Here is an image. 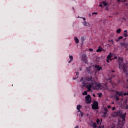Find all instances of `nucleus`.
I'll return each mask as SVG.
<instances>
[{"label":"nucleus","instance_id":"obj_38","mask_svg":"<svg viewBox=\"0 0 128 128\" xmlns=\"http://www.w3.org/2000/svg\"><path fill=\"white\" fill-rule=\"evenodd\" d=\"M116 110V107L112 108V110Z\"/></svg>","mask_w":128,"mask_h":128},{"label":"nucleus","instance_id":"obj_18","mask_svg":"<svg viewBox=\"0 0 128 128\" xmlns=\"http://www.w3.org/2000/svg\"><path fill=\"white\" fill-rule=\"evenodd\" d=\"M114 98L115 100H116L117 102H118V100H120V98H118V95H116V94H115Z\"/></svg>","mask_w":128,"mask_h":128},{"label":"nucleus","instance_id":"obj_53","mask_svg":"<svg viewBox=\"0 0 128 128\" xmlns=\"http://www.w3.org/2000/svg\"><path fill=\"white\" fill-rule=\"evenodd\" d=\"M110 82H112V80H110Z\"/></svg>","mask_w":128,"mask_h":128},{"label":"nucleus","instance_id":"obj_25","mask_svg":"<svg viewBox=\"0 0 128 128\" xmlns=\"http://www.w3.org/2000/svg\"><path fill=\"white\" fill-rule=\"evenodd\" d=\"M92 128H96V123H94L92 124Z\"/></svg>","mask_w":128,"mask_h":128},{"label":"nucleus","instance_id":"obj_28","mask_svg":"<svg viewBox=\"0 0 128 128\" xmlns=\"http://www.w3.org/2000/svg\"><path fill=\"white\" fill-rule=\"evenodd\" d=\"M81 41L82 42V44H84V37L81 38Z\"/></svg>","mask_w":128,"mask_h":128},{"label":"nucleus","instance_id":"obj_13","mask_svg":"<svg viewBox=\"0 0 128 128\" xmlns=\"http://www.w3.org/2000/svg\"><path fill=\"white\" fill-rule=\"evenodd\" d=\"M123 108L124 110H128V104H125L123 105Z\"/></svg>","mask_w":128,"mask_h":128},{"label":"nucleus","instance_id":"obj_42","mask_svg":"<svg viewBox=\"0 0 128 128\" xmlns=\"http://www.w3.org/2000/svg\"><path fill=\"white\" fill-rule=\"evenodd\" d=\"M124 96H128L127 93H126V92H124Z\"/></svg>","mask_w":128,"mask_h":128},{"label":"nucleus","instance_id":"obj_19","mask_svg":"<svg viewBox=\"0 0 128 128\" xmlns=\"http://www.w3.org/2000/svg\"><path fill=\"white\" fill-rule=\"evenodd\" d=\"M104 114H108V108H104Z\"/></svg>","mask_w":128,"mask_h":128},{"label":"nucleus","instance_id":"obj_45","mask_svg":"<svg viewBox=\"0 0 128 128\" xmlns=\"http://www.w3.org/2000/svg\"><path fill=\"white\" fill-rule=\"evenodd\" d=\"M117 2H121L120 0H117Z\"/></svg>","mask_w":128,"mask_h":128},{"label":"nucleus","instance_id":"obj_33","mask_svg":"<svg viewBox=\"0 0 128 128\" xmlns=\"http://www.w3.org/2000/svg\"><path fill=\"white\" fill-rule=\"evenodd\" d=\"M124 34L125 38H126V36H128V34L126 33H124Z\"/></svg>","mask_w":128,"mask_h":128},{"label":"nucleus","instance_id":"obj_30","mask_svg":"<svg viewBox=\"0 0 128 128\" xmlns=\"http://www.w3.org/2000/svg\"><path fill=\"white\" fill-rule=\"evenodd\" d=\"M98 96L99 98H102V93H98Z\"/></svg>","mask_w":128,"mask_h":128},{"label":"nucleus","instance_id":"obj_27","mask_svg":"<svg viewBox=\"0 0 128 128\" xmlns=\"http://www.w3.org/2000/svg\"><path fill=\"white\" fill-rule=\"evenodd\" d=\"M120 32H122V30H120V28L118 29V30H116L117 34H120Z\"/></svg>","mask_w":128,"mask_h":128},{"label":"nucleus","instance_id":"obj_1","mask_svg":"<svg viewBox=\"0 0 128 128\" xmlns=\"http://www.w3.org/2000/svg\"><path fill=\"white\" fill-rule=\"evenodd\" d=\"M94 79H92V76L86 77L84 80L83 77H82V79L80 80V82H82V86H86V88H88L87 92L90 91V88H92V83Z\"/></svg>","mask_w":128,"mask_h":128},{"label":"nucleus","instance_id":"obj_46","mask_svg":"<svg viewBox=\"0 0 128 128\" xmlns=\"http://www.w3.org/2000/svg\"><path fill=\"white\" fill-rule=\"evenodd\" d=\"M83 20H86V18H83Z\"/></svg>","mask_w":128,"mask_h":128},{"label":"nucleus","instance_id":"obj_35","mask_svg":"<svg viewBox=\"0 0 128 128\" xmlns=\"http://www.w3.org/2000/svg\"><path fill=\"white\" fill-rule=\"evenodd\" d=\"M108 108H112V106L110 105H109L108 106Z\"/></svg>","mask_w":128,"mask_h":128},{"label":"nucleus","instance_id":"obj_26","mask_svg":"<svg viewBox=\"0 0 128 128\" xmlns=\"http://www.w3.org/2000/svg\"><path fill=\"white\" fill-rule=\"evenodd\" d=\"M82 96H86V94H88V92L86 91H84L82 94Z\"/></svg>","mask_w":128,"mask_h":128},{"label":"nucleus","instance_id":"obj_7","mask_svg":"<svg viewBox=\"0 0 128 128\" xmlns=\"http://www.w3.org/2000/svg\"><path fill=\"white\" fill-rule=\"evenodd\" d=\"M121 114H122V112L118 110V111H116V112H113L112 115L114 116L116 118V116H120Z\"/></svg>","mask_w":128,"mask_h":128},{"label":"nucleus","instance_id":"obj_22","mask_svg":"<svg viewBox=\"0 0 128 128\" xmlns=\"http://www.w3.org/2000/svg\"><path fill=\"white\" fill-rule=\"evenodd\" d=\"M96 88H102V84H97Z\"/></svg>","mask_w":128,"mask_h":128},{"label":"nucleus","instance_id":"obj_56","mask_svg":"<svg viewBox=\"0 0 128 128\" xmlns=\"http://www.w3.org/2000/svg\"><path fill=\"white\" fill-rule=\"evenodd\" d=\"M126 6H128V4H126Z\"/></svg>","mask_w":128,"mask_h":128},{"label":"nucleus","instance_id":"obj_4","mask_svg":"<svg viewBox=\"0 0 128 128\" xmlns=\"http://www.w3.org/2000/svg\"><path fill=\"white\" fill-rule=\"evenodd\" d=\"M86 104H90L92 102V97H90V95H87L86 98Z\"/></svg>","mask_w":128,"mask_h":128},{"label":"nucleus","instance_id":"obj_32","mask_svg":"<svg viewBox=\"0 0 128 128\" xmlns=\"http://www.w3.org/2000/svg\"><path fill=\"white\" fill-rule=\"evenodd\" d=\"M118 40H122V38H124V37L122 36H119L118 38Z\"/></svg>","mask_w":128,"mask_h":128},{"label":"nucleus","instance_id":"obj_36","mask_svg":"<svg viewBox=\"0 0 128 128\" xmlns=\"http://www.w3.org/2000/svg\"><path fill=\"white\" fill-rule=\"evenodd\" d=\"M92 15H94V14H98V12H92Z\"/></svg>","mask_w":128,"mask_h":128},{"label":"nucleus","instance_id":"obj_8","mask_svg":"<svg viewBox=\"0 0 128 128\" xmlns=\"http://www.w3.org/2000/svg\"><path fill=\"white\" fill-rule=\"evenodd\" d=\"M120 44L121 46H124V48H126V50H128V44L125 43V42H120Z\"/></svg>","mask_w":128,"mask_h":128},{"label":"nucleus","instance_id":"obj_6","mask_svg":"<svg viewBox=\"0 0 128 128\" xmlns=\"http://www.w3.org/2000/svg\"><path fill=\"white\" fill-rule=\"evenodd\" d=\"M82 60L83 62H84L85 64H88V56H86V54H83L82 55Z\"/></svg>","mask_w":128,"mask_h":128},{"label":"nucleus","instance_id":"obj_37","mask_svg":"<svg viewBox=\"0 0 128 128\" xmlns=\"http://www.w3.org/2000/svg\"><path fill=\"white\" fill-rule=\"evenodd\" d=\"M116 58H118V57H117L116 56H115L113 60H116Z\"/></svg>","mask_w":128,"mask_h":128},{"label":"nucleus","instance_id":"obj_17","mask_svg":"<svg viewBox=\"0 0 128 128\" xmlns=\"http://www.w3.org/2000/svg\"><path fill=\"white\" fill-rule=\"evenodd\" d=\"M82 106H80V104H78L77 106V108L76 109L78 110V112H80V108H82Z\"/></svg>","mask_w":128,"mask_h":128},{"label":"nucleus","instance_id":"obj_48","mask_svg":"<svg viewBox=\"0 0 128 128\" xmlns=\"http://www.w3.org/2000/svg\"><path fill=\"white\" fill-rule=\"evenodd\" d=\"M93 96H94V98H96V94H93Z\"/></svg>","mask_w":128,"mask_h":128},{"label":"nucleus","instance_id":"obj_57","mask_svg":"<svg viewBox=\"0 0 128 128\" xmlns=\"http://www.w3.org/2000/svg\"><path fill=\"white\" fill-rule=\"evenodd\" d=\"M120 81L119 80V81H118V84H120Z\"/></svg>","mask_w":128,"mask_h":128},{"label":"nucleus","instance_id":"obj_16","mask_svg":"<svg viewBox=\"0 0 128 128\" xmlns=\"http://www.w3.org/2000/svg\"><path fill=\"white\" fill-rule=\"evenodd\" d=\"M82 24L84 26H88L90 24L86 22H82Z\"/></svg>","mask_w":128,"mask_h":128},{"label":"nucleus","instance_id":"obj_3","mask_svg":"<svg viewBox=\"0 0 128 128\" xmlns=\"http://www.w3.org/2000/svg\"><path fill=\"white\" fill-rule=\"evenodd\" d=\"M119 68H120V70H123V72H124L125 74H126V76H128V64L120 63L119 64Z\"/></svg>","mask_w":128,"mask_h":128},{"label":"nucleus","instance_id":"obj_9","mask_svg":"<svg viewBox=\"0 0 128 128\" xmlns=\"http://www.w3.org/2000/svg\"><path fill=\"white\" fill-rule=\"evenodd\" d=\"M123 94H124V92L122 91H120V92L116 91V96H124Z\"/></svg>","mask_w":128,"mask_h":128},{"label":"nucleus","instance_id":"obj_15","mask_svg":"<svg viewBox=\"0 0 128 128\" xmlns=\"http://www.w3.org/2000/svg\"><path fill=\"white\" fill-rule=\"evenodd\" d=\"M74 40L76 42V44H78V42H80V41L78 40V37H74Z\"/></svg>","mask_w":128,"mask_h":128},{"label":"nucleus","instance_id":"obj_47","mask_svg":"<svg viewBox=\"0 0 128 128\" xmlns=\"http://www.w3.org/2000/svg\"><path fill=\"white\" fill-rule=\"evenodd\" d=\"M128 0H124V2H127Z\"/></svg>","mask_w":128,"mask_h":128},{"label":"nucleus","instance_id":"obj_41","mask_svg":"<svg viewBox=\"0 0 128 128\" xmlns=\"http://www.w3.org/2000/svg\"><path fill=\"white\" fill-rule=\"evenodd\" d=\"M116 42H120V40H118V39H116Z\"/></svg>","mask_w":128,"mask_h":128},{"label":"nucleus","instance_id":"obj_50","mask_svg":"<svg viewBox=\"0 0 128 128\" xmlns=\"http://www.w3.org/2000/svg\"><path fill=\"white\" fill-rule=\"evenodd\" d=\"M121 2H124V0H122Z\"/></svg>","mask_w":128,"mask_h":128},{"label":"nucleus","instance_id":"obj_31","mask_svg":"<svg viewBox=\"0 0 128 128\" xmlns=\"http://www.w3.org/2000/svg\"><path fill=\"white\" fill-rule=\"evenodd\" d=\"M86 70H87V72H90V68H86Z\"/></svg>","mask_w":128,"mask_h":128},{"label":"nucleus","instance_id":"obj_34","mask_svg":"<svg viewBox=\"0 0 128 128\" xmlns=\"http://www.w3.org/2000/svg\"><path fill=\"white\" fill-rule=\"evenodd\" d=\"M89 50H90V52H93L94 51V49H92V48H89Z\"/></svg>","mask_w":128,"mask_h":128},{"label":"nucleus","instance_id":"obj_40","mask_svg":"<svg viewBox=\"0 0 128 128\" xmlns=\"http://www.w3.org/2000/svg\"><path fill=\"white\" fill-rule=\"evenodd\" d=\"M106 62H110V59H108L106 60Z\"/></svg>","mask_w":128,"mask_h":128},{"label":"nucleus","instance_id":"obj_2","mask_svg":"<svg viewBox=\"0 0 128 128\" xmlns=\"http://www.w3.org/2000/svg\"><path fill=\"white\" fill-rule=\"evenodd\" d=\"M126 112L124 114H121L120 116V118H121L122 120H120L118 122V124L116 126H114L111 128H124V124L126 122Z\"/></svg>","mask_w":128,"mask_h":128},{"label":"nucleus","instance_id":"obj_20","mask_svg":"<svg viewBox=\"0 0 128 128\" xmlns=\"http://www.w3.org/2000/svg\"><path fill=\"white\" fill-rule=\"evenodd\" d=\"M100 123L102 124V121L100 122V120L98 118L96 120V124H100Z\"/></svg>","mask_w":128,"mask_h":128},{"label":"nucleus","instance_id":"obj_12","mask_svg":"<svg viewBox=\"0 0 128 128\" xmlns=\"http://www.w3.org/2000/svg\"><path fill=\"white\" fill-rule=\"evenodd\" d=\"M70 61L68 62V64H70L72 60H74V56H70Z\"/></svg>","mask_w":128,"mask_h":128},{"label":"nucleus","instance_id":"obj_10","mask_svg":"<svg viewBox=\"0 0 128 128\" xmlns=\"http://www.w3.org/2000/svg\"><path fill=\"white\" fill-rule=\"evenodd\" d=\"M102 50H104V49L102 48V46H99L96 52H102Z\"/></svg>","mask_w":128,"mask_h":128},{"label":"nucleus","instance_id":"obj_23","mask_svg":"<svg viewBox=\"0 0 128 128\" xmlns=\"http://www.w3.org/2000/svg\"><path fill=\"white\" fill-rule=\"evenodd\" d=\"M109 42H112V44H114V40H108Z\"/></svg>","mask_w":128,"mask_h":128},{"label":"nucleus","instance_id":"obj_11","mask_svg":"<svg viewBox=\"0 0 128 128\" xmlns=\"http://www.w3.org/2000/svg\"><path fill=\"white\" fill-rule=\"evenodd\" d=\"M112 56H114V54L110 52V54L107 56V58L110 60H112Z\"/></svg>","mask_w":128,"mask_h":128},{"label":"nucleus","instance_id":"obj_49","mask_svg":"<svg viewBox=\"0 0 128 128\" xmlns=\"http://www.w3.org/2000/svg\"><path fill=\"white\" fill-rule=\"evenodd\" d=\"M74 128H78V126H76Z\"/></svg>","mask_w":128,"mask_h":128},{"label":"nucleus","instance_id":"obj_52","mask_svg":"<svg viewBox=\"0 0 128 128\" xmlns=\"http://www.w3.org/2000/svg\"><path fill=\"white\" fill-rule=\"evenodd\" d=\"M89 16H92L90 15V14H89Z\"/></svg>","mask_w":128,"mask_h":128},{"label":"nucleus","instance_id":"obj_21","mask_svg":"<svg viewBox=\"0 0 128 128\" xmlns=\"http://www.w3.org/2000/svg\"><path fill=\"white\" fill-rule=\"evenodd\" d=\"M103 5L104 6H108V4L106 3V2H103Z\"/></svg>","mask_w":128,"mask_h":128},{"label":"nucleus","instance_id":"obj_5","mask_svg":"<svg viewBox=\"0 0 128 128\" xmlns=\"http://www.w3.org/2000/svg\"><path fill=\"white\" fill-rule=\"evenodd\" d=\"M92 109L98 110V102L95 101L93 102V104L92 106Z\"/></svg>","mask_w":128,"mask_h":128},{"label":"nucleus","instance_id":"obj_39","mask_svg":"<svg viewBox=\"0 0 128 128\" xmlns=\"http://www.w3.org/2000/svg\"><path fill=\"white\" fill-rule=\"evenodd\" d=\"M104 118H106V114H104Z\"/></svg>","mask_w":128,"mask_h":128},{"label":"nucleus","instance_id":"obj_14","mask_svg":"<svg viewBox=\"0 0 128 128\" xmlns=\"http://www.w3.org/2000/svg\"><path fill=\"white\" fill-rule=\"evenodd\" d=\"M96 68L97 70H102V66H96Z\"/></svg>","mask_w":128,"mask_h":128},{"label":"nucleus","instance_id":"obj_55","mask_svg":"<svg viewBox=\"0 0 128 128\" xmlns=\"http://www.w3.org/2000/svg\"><path fill=\"white\" fill-rule=\"evenodd\" d=\"M72 9H73V10H74V8L73 7V8H72Z\"/></svg>","mask_w":128,"mask_h":128},{"label":"nucleus","instance_id":"obj_58","mask_svg":"<svg viewBox=\"0 0 128 128\" xmlns=\"http://www.w3.org/2000/svg\"><path fill=\"white\" fill-rule=\"evenodd\" d=\"M127 82H128V80H127Z\"/></svg>","mask_w":128,"mask_h":128},{"label":"nucleus","instance_id":"obj_29","mask_svg":"<svg viewBox=\"0 0 128 128\" xmlns=\"http://www.w3.org/2000/svg\"><path fill=\"white\" fill-rule=\"evenodd\" d=\"M78 72H77L76 74V78H73V80H76V78H78Z\"/></svg>","mask_w":128,"mask_h":128},{"label":"nucleus","instance_id":"obj_24","mask_svg":"<svg viewBox=\"0 0 128 128\" xmlns=\"http://www.w3.org/2000/svg\"><path fill=\"white\" fill-rule=\"evenodd\" d=\"M118 60H120V62H122L124 60V58L122 57H119L118 58Z\"/></svg>","mask_w":128,"mask_h":128},{"label":"nucleus","instance_id":"obj_51","mask_svg":"<svg viewBox=\"0 0 128 128\" xmlns=\"http://www.w3.org/2000/svg\"><path fill=\"white\" fill-rule=\"evenodd\" d=\"M112 72H114V70H112Z\"/></svg>","mask_w":128,"mask_h":128},{"label":"nucleus","instance_id":"obj_54","mask_svg":"<svg viewBox=\"0 0 128 128\" xmlns=\"http://www.w3.org/2000/svg\"><path fill=\"white\" fill-rule=\"evenodd\" d=\"M112 104H114V102H112Z\"/></svg>","mask_w":128,"mask_h":128},{"label":"nucleus","instance_id":"obj_43","mask_svg":"<svg viewBox=\"0 0 128 128\" xmlns=\"http://www.w3.org/2000/svg\"><path fill=\"white\" fill-rule=\"evenodd\" d=\"M99 6H100L101 8H102V4H100Z\"/></svg>","mask_w":128,"mask_h":128},{"label":"nucleus","instance_id":"obj_44","mask_svg":"<svg viewBox=\"0 0 128 128\" xmlns=\"http://www.w3.org/2000/svg\"><path fill=\"white\" fill-rule=\"evenodd\" d=\"M128 32V30H124V32Z\"/></svg>","mask_w":128,"mask_h":128}]
</instances>
